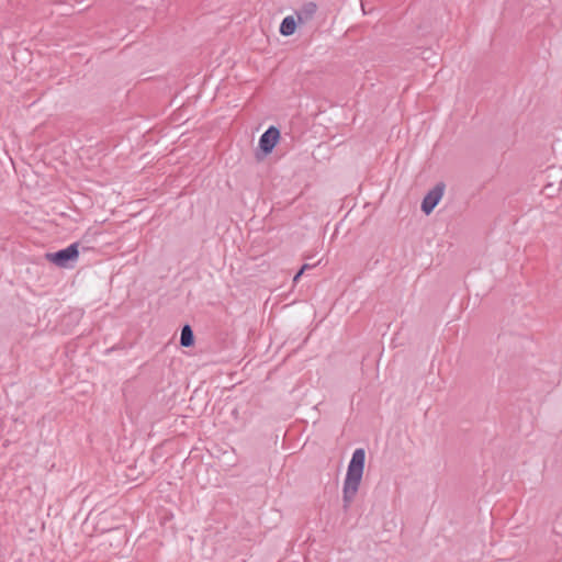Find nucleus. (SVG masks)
I'll use <instances>...</instances> for the list:
<instances>
[{
	"mask_svg": "<svg viewBox=\"0 0 562 562\" xmlns=\"http://www.w3.org/2000/svg\"><path fill=\"white\" fill-rule=\"evenodd\" d=\"M79 257V243H72L55 252H47L46 260L59 268H72Z\"/></svg>",
	"mask_w": 562,
	"mask_h": 562,
	"instance_id": "obj_2",
	"label": "nucleus"
},
{
	"mask_svg": "<svg viewBox=\"0 0 562 562\" xmlns=\"http://www.w3.org/2000/svg\"><path fill=\"white\" fill-rule=\"evenodd\" d=\"M366 450L358 448L353 451L349 461L342 487L344 509L347 510L353 502L364 471Z\"/></svg>",
	"mask_w": 562,
	"mask_h": 562,
	"instance_id": "obj_1",
	"label": "nucleus"
},
{
	"mask_svg": "<svg viewBox=\"0 0 562 562\" xmlns=\"http://www.w3.org/2000/svg\"><path fill=\"white\" fill-rule=\"evenodd\" d=\"M445 183L438 182L432 189H430L424 196L420 205V210L429 215L435 207L438 205L445 193Z\"/></svg>",
	"mask_w": 562,
	"mask_h": 562,
	"instance_id": "obj_3",
	"label": "nucleus"
},
{
	"mask_svg": "<svg viewBox=\"0 0 562 562\" xmlns=\"http://www.w3.org/2000/svg\"><path fill=\"white\" fill-rule=\"evenodd\" d=\"M180 345L182 347H192L194 345V334L189 324L181 328Z\"/></svg>",
	"mask_w": 562,
	"mask_h": 562,
	"instance_id": "obj_7",
	"label": "nucleus"
},
{
	"mask_svg": "<svg viewBox=\"0 0 562 562\" xmlns=\"http://www.w3.org/2000/svg\"><path fill=\"white\" fill-rule=\"evenodd\" d=\"M312 268L311 265L308 263H304L301 269L295 273V276L293 277V282H297L299 279L301 278L302 274H304V271Z\"/></svg>",
	"mask_w": 562,
	"mask_h": 562,
	"instance_id": "obj_8",
	"label": "nucleus"
},
{
	"mask_svg": "<svg viewBox=\"0 0 562 562\" xmlns=\"http://www.w3.org/2000/svg\"><path fill=\"white\" fill-rule=\"evenodd\" d=\"M317 10V5L314 2H306L302 5V8L296 12L297 21L305 22L313 18Z\"/></svg>",
	"mask_w": 562,
	"mask_h": 562,
	"instance_id": "obj_6",
	"label": "nucleus"
},
{
	"mask_svg": "<svg viewBox=\"0 0 562 562\" xmlns=\"http://www.w3.org/2000/svg\"><path fill=\"white\" fill-rule=\"evenodd\" d=\"M281 137L280 130L277 126H269L259 138V149L267 156L272 153Z\"/></svg>",
	"mask_w": 562,
	"mask_h": 562,
	"instance_id": "obj_4",
	"label": "nucleus"
},
{
	"mask_svg": "<svg viewBox=\"0 0 562 562\" xmlns=\"http://www.w3.org/2000/svg\"><path fill=\"white\" fill-rule=\"evenodd\" d=\"M297 26V21L294 19L293 15L285 16L279 27V32L283 36H290L292 35Z\"/></svg>",
	"mask_w": 562,
	"mask_h": 562,
	"instance_id": "obj_5",
	"label": "nucleus"
}]
</instances>
